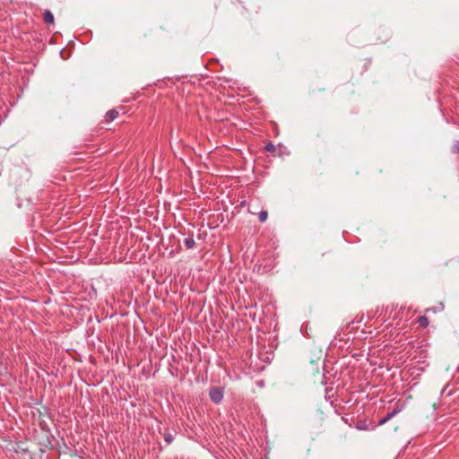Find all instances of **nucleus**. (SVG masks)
I'll list each match as a JSON object with an SVG mask.
<instances>
[{
    "mask_svg": "<svg viewBox=\"0 0 459 459\" xmlns=\"http://www.w3.org/2000/svg\"><path fill=\"white\" fill-rule=\"evenodd\" d=\"M184 244H185V247H186V249H192L195 246V241L193 237H189V238H185Z\"/></svg>",
    "mask_w": 459,
    "mask_h": 459,
    "instance_id": "obj_5",
    "label": "nucleus"
},
{
    "mask_svg": "<svg viewBox=\"0 0 459 459\" xmlns=\"http://www.w3.org/2000/svg\"><path fill=\"white\" fill-rule=\"evenodd\" d=\"M268 217V213L266 211H261L259 213H258V219L261 222H264L266 221Z\"/></svg>",
    "mask_w": 459,
    "mask_h": 459,
    "instance_id": "obj_8",
    "label": "nucleus"
},
{
    "mask_svg": "<svg viewBox=\"0 0 459 459\" xmlns=\"http://www.w3.org/2000/svg\"><path fill=\"white\" fill-rule=\"evenodd\" d=\"M404 408H405L404 403H397L395 405V407L390 412L387 413L386 416H385L384 418L379 420L378 425L382 426V425L385 424L388 420H390L392 418H394L398 413H400Z\"/></svg>",
    "mask_w": 459,
    "mask_h": 459,
    "instance_id": "obj_1",
    "label": "nucleus"
},
{
    "mask_svg": "<svg viewBox=\"0 0 459 459\" xmlns=\"http://www.w3.org/2000/svg\"><path fill=\"white\" fill-rule=\"evenodd\" d=\"M264 150L266 152H273L275 150V146H274V144L273 143L270 142V143H267L265 144Z\"/></svg>",
    "mask_w": 459,
    "mask_h": 459,
    "instance_id": "obj_9",
    "label": "nucleus"
},
{
    "mask_svg": "<svg viewBox=\"0 0 459 459\" xmlns=\"http://www.w3.org/2000/svg\"><path fill=\"white\" fill-rule=\"evenodd\" d=\"M43 20L48 25L54 23L55 18L53 13L49 10H45L43 13Z\"/></svg>",
    "mask_w": 459,
    "mask_h": 459,
    "instance_id": "obj_3",
    "label": "nucleus"
},
{
    "mask_svg": "<svg viewBox=\"0 0 459 459\" xmlns=\"http://www.w3.org/2000/svg\"><path fill=\"white\" fill-rule=\"evenodd\" d=\"M418 323L424 328L428 327L429 325V318L426 316H420L418 319Z\"/></svg>",
    "mask_w": 459,
    "mask_h": 459,
    "instance_id": "obj_6",
    "label": "nucleus"
},
{
    "mask_svg": "<svg viewBox=\"0 0 459 459\" xmlns=\"http://www.w3.org/2000/svg\"><path fill=\"white\" fill-rule=\"evenodd\" d=\"M453 152L459 153V141H456L453 145Z\"/></svg>",
    "mask_w": 459,
    "mask_h": 459,
    "instance_id": "obj_10",
    "label": "nucleus"
},
{
    "mask_svg": "<svg viewBox=\"0 0 459 459\" xmlns=\"http://www.w3.org/2000/svg\"><path fill=\"white\" fill-rule=\"evenodd\" d=\"M118 116V111L116 109H110L108 110L105 115V119L108 122H111L115 120Z\"/></svg>",
    "mask_w": 459,
    "mask_h": 459,
    "instance_id": "obj_4",
    "label": "nucleus"
},
{
    "mask_svg": "<svg viewBox=\"0 0 459 459\" xmlns=\"http://www.w3.org/2000/svg\"><path fill=\"white\" fill-rule=\"evenodd\" d=\"M164 440L167 443V445H170L174 440V436L172 433H170L169 430H167L164 433Z\"/></svg>",
    "mask_w": 459,
    "mask_h": 459,
    "instance_id": "obj_7",
    "label": "nucleus"
},
{
    "mask_svg": "<svg viewBox=\"0 0 459 459\" xmlns=\"http://www.w3.org/2000/svg\"><path fill=\"white\" fill-rule=\"evenodd\" d=\"M209 397L215 404H220L224 397V391L222 387H213L209 391Z\"/></svg>",
    "mask_w": 459,
    "mask_h": 459,
    "instance_id": "obj_2",
    "label": "nucleus"
}]
</instances>
